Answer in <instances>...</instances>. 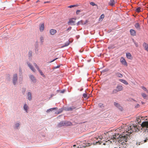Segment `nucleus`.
I'll list each match as a JSON object with an SVG mask.
<instances>
[{"mask_svg":"<svg viewBox=\"0 0 148 148\" xmlns=\"http://www.w3.org/2000/svg\"><path fill=\"white\" fill-rule=\"evenodd\" d=\"M110 140H108L110 142H116L117 140L119 144V146L122 147V146L126 144V143L127 141V136L125 134V132L124 131L121 134H116L111 136Z\"/></svg>","mask_w":148,"mask_h":148,"instance_id":"1","label":"nucleus"},{"mask_svg":"<svg viewBox=\"0 0 148 148\" xmlns=\"http://www.w3.org/2000/svg\"><path fill=\"white\" fill-rule=\"evenodd\" d=\"M139 129L137 127V125H131L129 127H128V129H127L126 130H125L124 132H125V134L127 137L129 136L131 134L134 132H136L137 131H138Z\"/></svg>","mask_w":148,"mask_h":148,"instance_id":"2","label":"nucleus"},{"mask_svg":"<svg viewBox=\"0 0 148 148\" xmlns=\"http://www.w3.org/2000/svg\"><path fill=\"white\" fill-rule=\"evenodd\" d=\"M123 89V87L122 85H118L116 88V89H114L112 93L113 94L116 93L118 92L122 91Z\"/></svg>","mask_w":148,"mask_h":148,"instance_id":"3","label":"nucleus"},{"mask_svg":"<svg viewBox=\"0 0 148 148\" xmlns=\"http://www.w3.org/2000/svg\"><path fill=\"white\" fill-rule=\"evenodd\" d=\"M120 61L122 64L124 65L125 66H127V64L125 58L123 57H121L120 59Z\"/></svg>","mask_w":148,"mask_h":148,"instance_id":"4","label":"nucleus"},{"mask_svg":"<svg viewBox=\"0 0 148 148\" xmlns=\"http://www.w3.org/2000/svg\"><path fill=\"white\" fill-rule=\"evenodd\" d=\"M17 80V75L16 74H15L13 75L12 79L13 83L14 85L16 84Z\"/></svg>","mask_w":148,"mask_h":148,"instance_id":"5","label":"nucleus"},{"mask_svg":"<svg viewBox=\"0 0 148 148\" xmlns=\"http://www.w3.org/2000/svg\"><path fill=\"white\" fill-rule=\"evenodd\" d=\"M141 126L143 127H145L146 129H148V122L144 121L143 122L141 125Z\"/></svg>","mask_w":148,"mask_h":148,"instance_id":"6","label":"nucleus"},{"mask_svg":"<svg viewBox=\"0 0 148 148\" xmlns=\"http://www.w3.org/2000/svg\"><path fill=\"white\" fill-rule=\"evenodd\" d=\"M67 124L66 122H61L60 123L58 124V127H60L62 126H67Z\"/></svg>","mask_w":148,"mask_h":148,"instance_id":"7","label":"nucleus"},{"mask_svg":"<svg viewBox=\"0 0 148 148\" xmlns=\"http://www.w3.org/2000/svg\"><path fill=\"white\" fill-rule=\"evenodd\" d=\"M75 19L74 18L71 19L69 20V21L68 22V24L69 25H74L75 23Z\"/></svg>","mask_w":148,"mask_h":148,"instance_id":"8","label":"nucleus"},{"mask_svg":"<svg viewBox=\"0 0 148 148\" xmlns=\"http://www.w3.org/2000/svg\"><path fill=\"white\" fill-rule=\"evenodd\" d=\"M143 45L145 50L148 52V44L144 42L143 43Z\"/></svg>","mask_w":148,"mask_h":148,"instance_id":"9","label":"nucleus"},{"mask_svg":"<svg viewBox=\"0 0 148 148\" xmlns=\"http://www.w3.org/2000/svg\"><path fill=\"white\" fill-rule=\"evenodd\" d=\"M29 77L32 82L34 83H35L36 82V79L33 75H30Z\"/></svg>","mask_w":148,"mask_h":148,"instance_id":"10","label":"nucleus"},{"mask_svg":"<svg viewBox=\"0 0 148 148\" xmlns=\"http://www.w3.org/2000/svg\"><path fill=\"white\" fill-rule=\"evenodd\" d=\"M28 66L29 67L30 69L34 72H35L36 70L34 68V67L31 65L30 63L29 62L27 63Z\"/></svg>","mask_w":148,"mask_h":148,"instance_id":"11","label":"nucleus"},{"mask_svg":"<svg viewBox=\"0 0 148 148\" xmlns=\"http://www.w3.org/2000/svg\"><path fill=\"white\" fill-rule=\"evenodd\" d=\"M131 35L132 36H134L136 35V32L134 30L131 29L130 30Z\"/></svg>","mask_w":148,"mask_h":148,"instance_id":"12","label":"nucleus"},{"mask_svg":"<svg viewBox=\"0 0 148 148\" xmlns=\"http://www.w3.org/2000/svg\"><path fill=\"white\" fill-rule=\"evenodd\" d=\"M115 3V2L114 0H111L109 2V5L113 6Z\"/></svg>","mask_w":148,"mask_h":148,"instance_id":"13","label":"nucleus"},{"mask_svg":"<svg viewBox=\"0 0 148 148\" xmlns=\"http://www.w3.org/2000/svg\"><path fill=\"white\" fill-rule=\"evenodd\" d=\"M88 21L87 20H86V22H83V21L82 20L80 21H79L77 23V25H78L80 24H86V23H87Z\"/></svg>","mask_w":148,"mask_h":148,"instance_id":"14","label":"nucleus"},{"mask_svg":"<svg viewBox=\"0 0 148 148\" xmlns=\"http://www.w3.org/2000/svg\"><path fill=\"white\" fill-rule=\"evenodd\" d=\"M102 137L101 136H98V138L96 137L95 139H96L97 140H98V141L96 142V143H99V144H100V143L99 141L100 140L102 139Z\"/></svg>","mask_w":148,"mask_h":148,"instance_id":"15","label":"nucleus"},{"mask_svg":"<svg viewBox=\"0 0 148 148\" xmlns=\"http://www.w3.org/2000/svg\"><path fill=\"white\" fill-rule=\"evenodd\" d=\"M57 32L56 30L54 29H51L50 30V33L51 34L53 35L55 34Z\"/></svg>","mask_w":148,"mask_h":148,"instance_id":"16","label":"nucleus"},{"mask_svg":"<svg viewBox=\"0 0 148 148\" xmlns=\"http://www.w3.org/2000/svg\"><path fill=\"white\" fill-rule=\"evenodd\" d=\"M57 108H53L47 110L46 112H50L54 110H57Z\"/></svg>","mask_w":148,"mask_h":148,"instance_id":"17","label":"nucleus"},{"mask_svg":"<svg viewBox=\"0 0 148 148\" xmlns=\"http://www.w3.org/2000/svg\"><path fill=\"white\" fill-rule=\"evenodd\" d=\"M126 56L127 58L130 59H132V57L130 53H126Z\"/></svg>","mask_w":148,"mask_h":148,"instance_id":"18","label":"nucleus"},{"mask_svg":"<svg viewBox=\"0 0 148 148\" xmlns=\"http://www.w3.org/2000/svg\"><path fill=\"white\" fill-rule=\"evenodd\" d=\"M44 29V24H42L40 27V31H42Z\"/></svg>","mask_w":148,"mask_h":148,"instance_id":"19","label":"nucleus"},{"mask_svg":"<svg viewBox=\"0 0 148 148\" xmlns=\"http://www.w3.org/2000/svg\"><path fill=\"white\" fill-rule=\"evenodd\" d=\"M119 80L125 84L128 85V83L125 80L120 79H119Z\"/></svg>","mask_w":148,"mask_h":148,"instance_id":"20","label":"nucleus"},{"mask_svg":"<svg viewBox=\"0 0 148 148\" xmlns=\"http://www.w3.org/2000/svg\"><path fill=\"white\" fill-rule=\"evenodd\" d=\"M75 107H74L73 106L72 107H69L67 108L66 109V110L67 111H72L73 109L75 108Z\"/></svg>","mask_w":148,"mask_h":148,"instance_id":"21","label":"nucleus"},{"mask_svg":"<svg viewBox=\"0 0 148 148\" xmlns=\"http://www.w3.org/2000/svg\"><path fill=\"white\" fill-rule=\"evenodd\" d=\"M135 27L138 29H140V26L138 23H136L134 25Z\"/></svg>","mask_w":148,"mask_h":148,"instance_id":"22","label":"nucleus"},{"mask_svg":"<svg viewBox=\"0 0 148 148\" xmlns=\"http://www.w3.org/2000/svg\"><path fill=\"white\" fill-rule=\"evenodd\" d=\"M27 95H28V99L29 100H31L32 99L31 93L29 92H28V94H27Z\"/></svg>","mask_w":148,"mask_h":148,"instance_id":"23","label":"nucleus"},{"mask_svg":"<svg viewBox=\"0 0 148 148\" xmlns=\"http://www.w3.org/2000/svg\"><path fill=\"white\" fill-rule=\"evenodd\" d=\"M24 109L25 110L26 112H27V110H28V107L27 106L26 104H25L24 106Z\"/></svg>","mask_w":148,"mask_h":148,"instance_id":"24","label":"nucleus"},{"mask_svg":"<svg viewBox=\"0 0 148 148\" xmlns=\"http://www.w3.org/2000/svg\"><path fill=\"white\" fill-rule=\"evenodd\" d=\"M114 104L115 106L118 108L119 109H120L121 108V107L120 106L119 104L118 103L114 102Z\"/></svg>","mask_w":148,"mask_h":148,"instance_id":"25","label":"nucleus"},{"mask_svg":"<svg viewBox=\"0 0 148 148\" xmlns=\"http://www.w3.org/2000/svg\"><path fill=\"white\" fill-rule=\"evenodd\" d=\"M116 75L119 77H123V75L122 74L119 73H117L116 74Z\"/></svg>","mask_w":148,"mask_h":148,"instance_id":"26","label":"nucleus"},{"mask_svg":"<svg viewBox=\"0 0 148 148\" xmlns=\"http://www.w3.org/2000/svg\"><path fill=\"white\" fill-rule=\"evenodd\" d=\"M141 95L145 99H146L147 98V95L145 93H143L141 94Z\"/></svg>","mask_w":148,"mask_h":148,"instance_id":"27","label":"nucleus"},{"mask_svg":"<svg viewBox=\"0 0 148 148\" xmlns=\"http://www.w3.org/2000/svg\"><path fill=\"white\" fill-rule=\"evenodd\" d=\"M141 8L140 7H138L136 9V11L138 12H141L140 11Z\"/></svg>","mask_w":148,"mask_h":148,"instance_id":"28","label":"nucleus"},{"mask_svg":"<svg viewBox=\"0 0 148 148\" xmlns=\"http://www.w3.org/2000/svg\"><path fill=\"white\" fill-rule=\"evenodd\" d=\"M141 87L144 90L146 91L147 93H148V91L145 87L143 86Z\"/></svg>","mask_w":148,"mask_h":148,"instance_id":"29","label":"nucleus"},{"mask_svg":"<svg viewBox=\"0 0 148 148\" xmlns=\"http://www.w3.org/2000/svg\"><path fill=\"white\" fill-rule=\"evenodd\" d=\"M78 6L77 5H71L68 7L69 8H72L73 7H77Z\"/></svg>","mask_w":148,"mask_h":148,"instance_id":"30","label":"nucleus"},{"mask_svg":"<svg viewBox=\"0 0 148 148\" xmlns=\"http://www.w3.org/2000/svg\"><path fill=\"white\" fill-rule=\"evenodd\" d=\"M38 71L40 73V74L43 76H44V74L42 72V71L40 69H38Z\"/></svg>","mask_w":148,"mask_h":148,"instance_id":"31","label":"nucleus"},{"mask_svg":"<svg viewBox=\"0 0 148 148\" xmlns=\"http://www.w3.org/2000/svg\"><path fill=\"white\" fill-rule=\"evenodd\" d=\"M99 106L100 108H102L104 107L103 104V103H99Z\"/></svg>","mask_w":148,"mask_h":148,"instance_id":"32","label":"nucleus"},{"mask_svg":"<svg viewBox=\"0 0 148 148\" xmlns=\"http://www.w3.org/2000/svg\"><path fill=\"white\" fill-rule=\"evenodd\" d=\"M104 15L103 14L101 15V16H100L99 18V19L100 20L101 19H102L104 18Z\"/></svg>","mask_w":148,"mask_h":148,"instance_id":"33","label":"nucleus"},{"mask_svg":"<svg viewBox=\"0 0 148 148\" xmlns=\"http://www.w3.org/2000/svg\"><path fill=\"white\" fill-rule=\"evenodd\" d=\"M32 56V52L31 51H29V57H31Z\"/></svg>","mask_w":148,"mask_h":148,"instance_id":"34","label":"nucleus"},{"mask_svg":"<svg viewBox=\"0 0 148 148\" xmlns=\"http://www.w3.org/2000/svg\"><path fill=\"white\" fill-rule=\"evenodd\" d=\"M83 96L84 98H87L88 97V95L86 93H84L83 94Z\"/></svg>","mask_w":148,"mask_h":148,"instance_id":"35","label":"nucleus"},{"mask_svg":"<svg viewBox=\"0 0 148 148\" xmlns=\"http://www.w3.org/2000/svg\"><path fill=\"white\" fill-rule=\"evenodd\" d=\"M34 66L36 67V68L37 69V70L39 69V68L38 67V66H37V64L35 63H34Z\"/></svg>","mask_w":148,"mask_h":148,"instance_id":"36","label":"nucleus"},{"mask_svg":"<svg viewBox=\"0 0 148 148\" xmlns=\"http://www.w3.org/2000/svg\"><path fill=\"white\" fill-rule=\"evenodd\" d=\"M69 45V42H67L66 43L64 46H62V47H66L68 46Z\"/></svg>","mask_w":148,"mask_h":148,"instance_id":"37","label":"nucleus"},{"mask_svg":"<svg viewBox=\"0 0 148 148\" xmlns=\"http://www.w3.org/2000/svg\"><path fill=\"white\" fill-rule=\"evenodd\" d=\"M40 41L42 42H43L44 38L42 36H41L40 37Z\"/></svg>","mask_w":148,"mask_h":148,"instance_id":"38","label":"nucleus"},{"mask_svg":"<svg viewBox=\"0 0 148 148\" xmlns=\"http://www.w3.org/2000/svg\"><path fill=\"white\" fill-rule=\"evenodd\" d=\"M90 4L92 6H95L96 5V4L94 2H91L90 3Z\"/></svg>","mask_w":148,"mask_h":148,"instance_id":"39","label":"nucleus"},{"mask_svg":"<svg viewBox=\"0 0 148 148\" xmlns=\"http://www.w3.org/2000/svg\"><path fill=\"white\" fill-rule=\"evenodd\" d=\"M20 124L19 123H16L15 125V126L16 128H17L20 125Z\"/></svg>","mask_w":148,"mask_h":148,"instance_id":"40","label":"nucleus"},{"mask_svg":"<svg viewBox=\"0 0 148 148\" xmlns=\"http://www.w3.org/2000/svg\"><path fill=\"white\" fill-rule=\"evenodd\" d=\"M80 12V10H77L76 12V14H78Z\"/></svg>","mask_w":148,"mask_h":148,"instance_id":"41","label":"nucleus"},{"mask_svg":"<svg viewBox=\"0 0 148 148\" xmlns=\"http://www.w3.org/2000/svg\"><path fill=\"white\" fill-rule=\"evenodd\" d=\"M71 27H69L67 29V31H69L71 30Z\"/></svg>","mask_w":148,"mask_h":148,"instance_id":"42","label":"nucleus"},{"mask_svg":"<svg viewBox=\"0 0 148 148\" xmlns=\"http://www.w3.org/2000/svg\"><path fill=\"white\" fill-rule=\"evenodd\" d=\"M58 59V58H56L55 59H53V60H52V61H51L50 62H52L53 61H55V60H56L57 59Z\"/></svg>","mask_w":148,"mask_h":148,"instance_id":"43","label":"nucleus"},{"mask_svg":"<svg viewBox=\"0 0 148 148\" xmlns=\"http://www.w3.org/2000/svg\"><path fill=\"white\" fill-rule=\"evenodd\" d=\"M134 43H135V45L136 47H138V44L137 43L135 42H134Z\"/></svg>","mask_w":148,"mask_h":148,"instance_id":"44","label":"nucleus"},{"mask_svg":"<svg viewBox=\"0 0 148 148\" xmlns=\"http://www.w3.org/2000/svg\"><path fill=\"white\" fill-rule=\"evenodd\" d=\"M60 67V66L59 65V66H57L56 67H55V68H59Z\"/></svg>","mask_w":148,"mask_h":148,"instance_id":"45","label":"nucleus"},{"mask_svg":"<svg viewBox=\"0 0 148 148\" xmlns=\"http://www.w3.org/2000/svg\"><path fill=\"white\" fill-rule=\"evenodd\" d=\"M120 148V147H114V148Z\"/></svg>","mask_w":148,"mask_h":148,"instance_id":"46","label":"nucleus"},{"mask_svg":"<svg viewBox=\"0 0 148 148\" xmlns=\"http://www.w3.org/2000/svg\"><path fill=\"white\" fill-rule=\"evenodd\" d=\"M103 145H105V143H103Z\"/></svg>","mask_w":148,"mask_h":148,"instance_id":"47","label":"nucleus"},{"mask_svg":"<svg viewBox=\"0 0 148 148\" xmlns=\"http://www.w3.org/2000/svg\"><path fill=\"white\" fill-rule=\"evenodd\" d=\"M124 148H126L125 147H124Z\"/></svg>","mask_w":148,"mask_h":148,"instance_id":"48","label":"nucleus"},{"mask_svg":"<svg viewBox=\"0 0 148 148\" xmlns=\"http://www.w3.org/2000/svg\"><path fill=\"white\" fill-rule=\"evenodd\" d=\"M147 8H148V7H147Z\"/></svg>","mask_w":148,"mask_h":148,"instance_id":"49","label":"nucleus"}]
</instances>
